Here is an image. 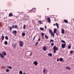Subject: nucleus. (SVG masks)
I'll return each instance as SVG.
<instances>
[{
	"instance_id": "16",
	"label": "nucleus",
	"mask_w": 74,
	"mask_h": 74,
	"mask_svg": "<svg viewBox=\"0 0 74 74\" xmlns=\"http://www.w3.org/2000/svg\"><path fill=\"white\" fill-rule=\"evenodd\" d=\"M56 32H57L56 29L55 28L54 29L53 33H56Z\"/></svg>"
},
{
	"instance_id": "3",
	"label": "nucleus",
	"mask_w": 74,
	"mask_h": 74,
	"mask_svg": "<svg viewBox=\"0 0 74 74\" xmlns=\"http://www.w3.org/2000/svg\"><path fill=\"white\" fill-rule=\"evenodd\" d=\"M49 33H50L51 36H52L53 37H54V36H55V34H54V33H53L51 29H50L49 30Z\"/></svg>"
},
{
	"instance_id": "7",
	"label": "nucleus",
	"mask_w": 74,
	"mask_h": 74,
	"mask_svg": "<svg viewBox=\"0 0 74 74\" xmlns=\"http://www.w3.org/2000/svg\"><path fill=\"white\" fill-rule=\"evenodd\" d=\"M36 8H33L31 10H30L29 11V12H31V11H32V10H34V11L33 12H35L36 11Z\"/></svg>"
},
{
	"instance_id": "49",
	"label": "nucleus",
	"mask_w": 74,
	"mask_h": 74,
	"mask_svg": "<svg viewBox=\"0 0 74 74\" xmlns=\"http://www.w3.org/2000/svg\"><path fill=\"white\" fill-rule=\"evenodd\" d=\"M23 74H26L25 73H23Z\"/></svg>"
},
{
	"instance_id": "37",
	"label": "nucleus",
	"mask_w": 74,
	"mask_h": 74,
	"mask_svg": "<svg viewBox=\"0 0 74 74\" xmlns=\"http://www.w3.org/2000/svg\"><path fill=\"white\" fill-rule=\"evenodd\" d=\"M8 68L9 69H12V67L11 66H8Z\"/></svg>"
},
{
	"instance_id": "5",
	"label": "nucleus",
	"mask_w": 74,
	"mask_h": 74,
	"mask_svg": "<svg viewBox=\"0 0 74 74\" xmlns=\"http://www.w3.org/2000/svg\"><path fill=\"white\" fill-rule=\"evenodd\" d=\"M15 28V25H12V27H9V29L10 31H11L12 30V29H14Z\"/></svg>"
},
{
	"instance_id": "9",
	"label": "nucleus",
	"mask_w": 74,
	"mask_h": 74,
	"mask_svg": "<svg viewBox=\"0 0 74 74\" xmlns=\"http://www.w3.org/2000/svg\"><path fill=\"white\" fill-rule=\"evenodd\" d=\"M34 64L35 66H37L38 64V62L37 61H35L34 62Z\"/></svg>"
},
{
	"instance_id": "50",
	"label": "nucleus",
	"mask_w": 74,
	"mask_h": 74,
	"mask_svg": "<svg viewBox=\"0 0 74 74\" xmlns=\"http://www.w3.org/2000/svg\"><path fill=\"white\" fill-rule=\"evenodd\" d=\"M0 24H1V22H0Z\"/></svg>"
},
{
	"instance_id": "38",
	"label": "nucleus",
	"mask_w": 74,
	"mask_h": 74,
	"mask_svg": "<svg viewBox=\"0 0 74 74\" xmlns=\"http://www.w3.org/2000/svg\"><path fill=\"white\" fill-rule=\"evenodd\" d=\"M38 42H37L36 44H35V45H38Z\"/></svg>"
},
{
	"instance_id": "35",
	"label": "nucleus",
	"mask_w": 74,
	"mask_h": 74,
	"mask_svg": "<svg viewBox=\"0 0 74 74\" xmlns=\"http://www.w3.org/2000/svg\"><path fill=\"white\" fill-rule=\"evenodd\" d=\"M9 71H10V70L9 69H7L6 70V72H8Z\"/></svg>"
},
{
	"instance_id": "14",
	"label": "nucleus",
	"mask_w": 74,
	"mask_h": 74,
	"mask_svg": "<svg viewBox=\"0 0 74 74\" xmlns=\"http://www.w3.org/2000/svg\"><path fill=\"white\" fill-rule=\"evenodd\" d=\"M47 20L49 23H50V22H51V19H50V17H49L47 18Z\"/></svg>"
},
{
	"instance_id": "39",
	"label": "nucleus",
	"mask_w": 74,
	"mask_h": 74,
	"mask_svg": "<svg viewBox=\"0 0 74 74\" xmlns=\"http://www.w3.org/2000/svg\"><path fill=\"white\" fill-rule=\"evenodd\" d=\"M54 45V43H52L51 44V45H52V46H53Z\"/></svg>"
},
{
	"instance_id": "45",
	"label": "nucleus",
	"mask_w": 74,
	"mask_h": 74,
	"mask_svg": "<svg viewBox=\"0 0 74 74\" xmlns=\"http://www.w3.org/2000/svg\"><path fill=\"white\" fill-rule=\"evenodd\" d=\"M31 55H32V52H31V53L30 54V56H31Z\"/></svg>"
},
{
	"instance_id": "8",
	"label": "nucleus",
	"mask_w": 74,
	"mask_h": 74,
	"mask_svg": "<svg viewBox=\"0 0 74 74\" xmlns=\"http://www.w3.org/2000/svg\"><path fill=\"white\" fill-rule=\"evenodd\" d=\"M43 72V73L45 74H47V72L46 71V70L45 69H44Z\"/></svg>"
},
{
	"instance_id": "27",
	"label": "nucleus",
	"mask_w": 74,
	"mask_h": 74,
	"mask_svg": "<svg viewBox=\"0 0 74 74\" xmlns=\"http://www.w3.org/2000/svg\"><path fill=\"white\" fill-rule=\"evenodd\" d=\"M73 50H72L71 51H70V53L71 54V55H72V54H73Z\"/></svg>"
},
{
	"instance_id": "48",
	"label": "nucleus",
	"mask_w": 74,
	"mask_h": 74,
	"mask_svg": "<svg viewBox=\"0 0 74 74\" xmlns=\"http://www.w3.org/2000/svg\"><path fill=\"white\" fill-rule=\"evenodd\" d=\"M42 38H44L43 36H42Z\"/></svg>"
},
{
	"instance_id": "30",
	"label": "nucleus",
	"mask_w": 74,
	"mask_h": 74,
	"mask_svg": "<svg viewBox=\"0 0 74 74\" xmlns=\"http://www.w3.org/2000/svg\"><path fill=\"white\" fill-rule=\"evenodd\" d=\"M38 22L39 24H42V23L41 22V21H39Z\"/></svg>"
},
{
	"instance_id": "20",
	"label": "nucleus",
	"mask_w": 74,
	"mask_h": 74,
	"mask_svg": "<svg viewBox=\"0 0 74 74\" xmlns=\"http://www.w3.org/2000/svg\"><path fill=\"white\" fill-rule=\"evenodd\" d=\"M2 40H4V37L3 36V34H2Z\"/></svg>"
},
{
	"instance_id": "11",
	"label": "nucleus",
	"mask_w": 74,
	"mask_h": 74,
	"mask_svg": "<svg viewBox=\"0 0 74 74\" xmlns=\"http://www.w3.org/2000/svg\"><path fill=\"white\" fill-rule=\"evenodd\" d=\"M13 16V14H12V12L10 13L9 14V17H11V16Z\"/></svg>"
},
{
	"instance_id": "31",
	"label": "nucleus",
	"mask_w": 74,
	"mask_h": 74,
	"mask_svg": "<svg viewBox=\"0 0 74 74\" xmlns=\"http://www.w3.org/2000/svg\"><path fill=\"white\" fill-rule=\"evenodd\" d=\"M41 34L42 36V37H44V34L43 33H41Z\"/></svg>"
},
{
	"instance_id": "26",
	"label": "nucleus",
	"mask_w": 74,
	"mask_h": 74,
	"mask_svg": "<svg viewBox=\"0 0 74 74\" xmlns=\"http://www.w3.org/2000/svg\"><path fill=\"white\" fill-rule=\"evenodd\" d=\"M23 28L24 29H26V25H24Z\"/></svg>"
},
{
	"instance_id": "17",
	"label": "nucleus",
	"mask_w": 74,
	"mask_h": 74,
	"mask_svg": "<svg viewBox=\"0 0 74 74\" xmlns=\"http://www.w3.org/2000/svg\"><path fill=\"white\" fill-rule=\"evenodd\" d=\"M48 56H50V57H52V54H51V53H49L48 54Z\"/></svg>"
},
{
	"instance_id": "44",
	"label": "nucleus",
	"mask_w": 74,
	"mask_h": 74,
	"mask_svg": "<svg viewBox=\"0 0 74 74\" xmlns=\"http://www.w3.org/2000/svg\"><path fill=\"white\" fill-rule=\"evenodd\" d=\"M45 29H47V26H45Z\"/></svg>"
},
{
	"instance_id": "46",
	"label": "nucleus",
	"mask_w": 74,
	"mask_h": 74,
	"mask_svg": "<svg viewBox=\"0 0 74 74\" xmlns=\"http://www.w3.org/2000/svg\"><path fill=\"white\" fill-rule=\"evenodd\" d=\"M53 26H55V25H56V24H53Z\"/></svg>"
},
{
	"instance_id": "41",
	"label": "nucleus",
	"mask_w": 74,
	"mask_h": 74,
	"mask_svg": "<svg viewBox=\"0 0 74 74\" xmlns=\"http://www.w3.org/2000/svg\"><path fill=\"white\" fill-rule=\"evenodd\" d=\"M40 40H41V39L40 38H39V39H38V41H40Z\"/></svg>"
},
{
	"instance_id": "12",
	"label": "nucleus",
	"mask_w": 74,
	"mask_h": 74,
	"mask_svg": "<svg viewBox=\"0 0 74 74\" xmlns=\"http://www.w3.org/2000/svg\"><path fill=\"white\" fill-rule=\"evenodd\" d=\"M61 33L62 34H64V29H62L61 30Z\"/></svg>"
},
{
	"instance_id": "13",
	"label": "nucleus",
	"mask_w": 74,
	"mask_h": 74,
	"mask_svg": "<svg viewBox=\"0 0 74 74\" xmlns=\"http://www.w3.org/2000/svg\"><path fill=\"white\" fill-rule=\"evenodd\" d=\"M64 22L66 23H68V21L67 20H64Z\"/></svg>"
},
{
	"instance_id": "28",
	"label": "nucleus",
	"mask_w": 74,
	"mask_h": 74,
	"mask_svg": "<svg viewBox=\"0 0 74 74\" xmlns=\"http://www.w3.org/2000/svg\"><path fill=\"white\" fill-rule=\"evenodd\" d=\"M66 69H68V70H70V68L69 66L66 67Z\"/></svg>"
},
{
	"instance_id": "2",
	"label": "nucleus",
	"mask_w": 74,
	"mask_h": 74,
	"mask_svg": "<svg viewBox=\"0 0 74 74\" xmlns=\"http://www.w3.org/2000/svg\"><path fill=\"white\" fill-rule=\"evenodd\" d=\"M53 50L54 51V53H56V51H58L59 50L58 47H56V46H55L53 47Z\"/></svg>"
},
{
	"instance_id": "1",
	"label": "nucleus",
	"mask_w": 74,
	"mask_h": 74,
	"mask_svg": "<svg viewBox=\"0 0 74 74\" xmlns=\"http://www.w3.org/2000/svg\"><path fill=\"white\" fill-rule=\"evenodd\" d=\"M2 54L0 53V57H1V58H5V56H6V53H5V52H4V51H3L2 52Z\"/></svg>"
},
{
	"instance_id": "23",
	"label": "nucleus",
	"mask_w": 74,
	"mask_h": 74,
	"mask_svg": "<svg viewBox=\"0 0 74 74\" xmlns=\"http://www.w3.org/2000/svg\"><path fill=\"white\" fill-rule=\"evenodd\" d=\"M22 36H23V37H24V36H25V33L23 32L22 34Z\"/></svg>"
},
{
	"instance_id": "32",
	"label": "nucleus",
	"mask_w": 74,
	"mask_h": 74,
	"mask_svg": "<svg viewBox=\"0 0 74 74\" xmlns=\"http://www.w3.org/2000/svg\"><path fill=\"white\" fill-rule=\"evenodd\" d=\"M19 73L20 74H22L23 73V72L21 71H20L19 72Z\"/></svg>"
},
{
	"instance_id": "47",
	"label": "nucleus",
	"mask_w": 74,
	"mask_h": 74,
	"mask_svg": "<svg viewBox=\"0 0 74 74\" xmlns=\"http://www.w3.org/2000/svg\"><path fill=\"white\" fill-rule=\"evenodd\" d=\"M56 35H57V36H58V33H57L56 32Z\"/></svg>"
},
{
	"instance_id": "40",
	"label": "nucleus",
	"mask_w": 74,
	"mask_h": 74,
	"mask_svg": "<svg viewBox=\"0 0 74 74\" xmlns=\"http://www.w3.org/2000/svg\"><path fill=\"white\" fill-rule=\"evenodd\" d=\"M36 35L35 36L34 38H33V40H34L35 39V38H36Z\"/></svg>"
},
{
	"instance_id": "10",
	"label": "nucleus",
	"mask_w": 74,
	"mask_h": 74,
	"mask_svg": "<svg viewBox=\"0 0 74 74\" xmlns=\"http://www.w3.org/2000/svg\"><path fill=\"white\" fill-rule=\"evenodd\" d=\"M16 33H17V32L16 30H14L12 32L13 34H15V35L16 34Z\"/></svg>"
},
{
	"instance_id": "6",
	"label": "nucleus",
	"mask_w": 74,
	"mask_h": 74,
	"mask_svg": "<svg viewBox=\"0 0 74 74\" xmlns=\"http://www.w3.org/2000/svg\"><path fill=\"white\" fill-rule=\"evenodd\" d=\"M66 45V44L65 43L62 44V48H64Z\"/></svg>"
},
{
	"instance_id": "4",
	"label": "nucleus",
	"mask_w": 74,
	"mask_h": 74,
	"mask_svg": "<svg viewBox=\"0 0 74 74\" xmlns=\"http://www.w3.org/2000/svg\"><path fill=\"white\" fill-rule=\"evenodd\" d=\"M19 44L21 47H22L23 46V41L21 40L19 41Z\"/></svg>"
},
{
	"instance_id": "24",
	"label": "nucleus",
	"mask_w": 74,
	"mask_h": 74,
	"mask_svg": "<svg viewBox=\"0 0 74 74\" xmlns=\"http://www.w3.org/2000/svg\"><path fill=\"white\" fill-rule=\"evenodd\" d=\"M51 42H54V41L53 40L51 39L50 40V42L51 43Z\"/></svg>"
},
{
	"instance_id": "21",
	"label": "nucleus",
	"mask_w": 74,
	"mask_h": 74,
	"mask_svg": "<svg viewBox=\"0 0 74 74\" xmlns=\"http://www.w3.org/2000/svg\"><path fill=\"white\" fill-rule=\"evenodd\" d=\"M4 44H5V45H7L8 44V42H7V41H5L4 42Z\"/></svg>"
},
{
	"instance_id": "29",
	"label": "nucleus",
	"mask_w": 74,
	"mask_h": 74,
	"mask_svg": "<svg viewBox=\"0 0 74 74\" xmlns=\"http://www.w3.org/2000/svg\"><path fill=\"white\" fill-rule=\"evenodd\" d=\"M14 28L15 29H17V28H18V26L16 25H15L14 26Z\"/></svg>"
},
{
	"instance_id": "34",
	"label": "nucleus",
	"mask_w": 74,
	"mask_h": 74,
	"mask_svg": "<svg viewBox=\"0 0 74 74\" xmlns=\"http://www.w3.org/2000/svg\"><path fill=\"white\" fill-rule=\"evenodd\" d=\"M5 38L6 40H8V36H6L5 37Z\"/></svg>"
},
{
	"instance_id": "15",
	"label": "nucleus",
	"mask_w": 74,
	"mask_h": 74,
	"mask_svg": "<svg viewBox=\"0 0 74 74\" xmlns=\"http://www.w3.org/2000/svg\"><path fill=\"white\" fill-rule=\"evenodd\" d=\"M47 48L45 47H44L43 48V50L44 51H47Z\"/></svg>"
},
{
	"instance_id": "42",
	"label": "nucleus",
	"mask_w": 74,
	"mask_h": 74,
	"mask_svg": "<svg viewBox=\"0 0 74 74\" xmlns=\"http://www.w3.org/2000/svg\"><path fill=\"white\" fill-rule=\"evenodd\" d=\"M13 48H14V49H15V48H16V47H15V45H14L13 46Z\"/></svg>"
},
{
	"instance_id": "22",
	"label": "nucleus",
	"mask_w": 74,
	"mask_h": 74,
	"mask_svg": "<svg viewBox=\"0 0 74 74\" xmlns=\"http://www.w3.org/2000/svg\"><path fill=\"white\" fill-rule=\"evenodd\" d=\"M45 37L46 39H48V36H47V35H45Z\"/></svg>"
},
{
	"instance_id": "25",
	"label": "nucleus",
	"mask_w": 74,
	"mask_h": 74,
	"mask_svg": "<svg viewBox=\"0 0 74 74\" xmlns=\"http://www.w3.org/2000/svg\"><path fill=\"white\" fill-rule=\"evenodd\" d=\"M40 30H42V31H43V30H44V28H42V27H40Z\"/></svg>"
},
{
	"instance_id": "19",
	"label": "nucleus",
	"mask_w": 74,
	"mask_h": 74,
	"mask_svg": "<svg viewBox=\"0 0 74 74\" xmlns=\"http://www.w3.org/2000/svg\"><path fill=\"white\" fill-rule=\"evenodd\" d=\"M56 26L58 29H59V25H58V23H56Z\"/></svg>"
},
{
	"instance_id": "51",
	"label": "nucleus",
	"mask_w": 74,
	"mask_h": 74,
	"mask_svg": "<svg viewBox=\"0 0 74 74\" xmlns=\"http://www.w3.org/2000/svg\"><path fill=\"white\" fill-rule=\"evenodd\" d=\"M48 9H49V8H47V9H48Z\"/></svg>"
},
{
	"instance_id": "43",
	"label": "nucleus",
	"mask_w": 74,
	"mask_h": 74,
	"mask_svg": "<svg viewBox=\"0 0 74 74\" xmlns=\"http://www.w3.org/2000/svg\"><path fill=\"white\" fill-rule=\"evenodd\" d=\"M57 62H59V58H58L57 59Z\"/></svg>"
},
{
	"instance_id": "18",
	"label": "nucleus",
	"mask_w": 74,
	"mask_h": 74,
	"mask_svg": "<svg viewBox=\"0 0 74 74\" xmlns=\"http://www.w3.org/2000/svg\"><path fill=\"white\" fill-rule=\"evenodd\" d=\"M59 59L60 62H63V59L62 58H60Z\"/></svg>"
},
{
	"instance_id": "36",
	"label": "nucleus",
	"mask_w": 74,
	"mask_h": 74,
	"mask_svg": "<svg viewBox=\"0 0 74 74\" xmlns=\"http://www.w3.org/2000/svg\"><path fill=\"white\" fill-rule=\"evenodd\" d=\"M68 47L69 49H70V48H71V46L69 45L68 46Z\"/></svg>"
},
{
	"instance_id": "33",
	"label": "nucleus",
	"mask_w": 74,
	"mask_h": 74,
	"mask_svg": "<svg viewBox=\"0 0 74 74\" xmlns=\"http://www.w3.org/2000/svg\"><path fill=\"white\" fill-rule=\"evenodd\" d=\"M62 42L63 43H66V42H65V41H64L63 40H61Z\"/></svg>"
}]
</instances>
